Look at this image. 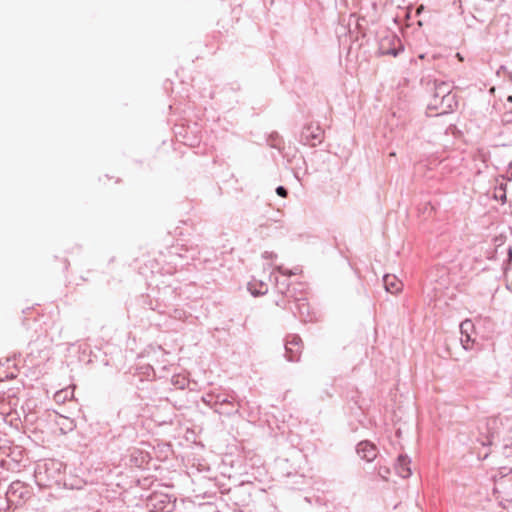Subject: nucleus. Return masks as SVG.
Instances as JSON below:
<instances>
[{"label": "nucleus", "mask_w": 512, "mask_h": 512, "mask_svg": "<svg viewBox=\"0 0 512 512\" xmlns=\"http://www.w3.org/2000/svg\"><path fill=\"white\" fill-rule=\"evenodd\" d=\"M301 139L306 145L316 146L322 142L323 131L318 125H308L302 131Z\"/></svg>", "instance_id": "nucleus-1"}, {"label": "nucleus", "mask_w": 512, "mask_h": 512, "mask_svg": "<svg viewBox=\"0 0 512 512\" xmlns=\"http://www.w3.org/2000/svg\"><path fill=\"white\" fill-rule=\"evenodd\" d=\"M357 453L362 459L370 462L377 457L378 451L374 444L368 441H362L357 446Z\"/></svg>", "instance_id": "nucleus-2"}, {"label": "nucleus", "mask_w": 512, "mask_h": 512, "mask_svg": "<svg viewBox=\"0 0 512 512\" xmlns=\"http://www.w3.org/2000/svg\"><path fill=\"white\" fill-rule=\"evenodd\" d=\"M302 341L299 337L293 336L286 344V353L290 361H297L300 357Z\"/></svg>", "instance_id": "nucleus-3"}, {"label": "nucleus", "mask_w": 512, "mask_h": 512, "mask_svg": "<svg viewBox=\"0 0 512 512\" xmlns=\"http://www.w3.org/2000/svg\"><path fill=\"white\" fill-rule=\"evenodd\" d=\"M17 372L16 365L12 360L6 359L5 361L0 362V381L15 378Z\"/></svg>", "instance_id": "nucleus-4"}, {"label": "nucleus", "mask_w": 512, "mask_h": 512, "mask_svg": "<svg viewBox=\"0 0 512 512\" xmlns=\"http://www.w3.org/2000/svg\"><path fill=\"white\" fill-rule=\"evenodd\" d=\"M384 287L391 294H398L403 290V283L395 275L387 274L383 278Z\"/></svg>", "instance_id": "nucleus-5"}, {"label": "nucleus", "mask_w": 512, "mask_h": 512, "mask_svg": "<svg viewBox=\"0 0 512 512\" xmlns=\"http://www.w3.org/2000/svg\"><path fill=\"white\" fill-rule=\"evenodd\" d=\"M396 471L402 478H407L411 475L410 460L403 455L397 459Z\"/></svg>", "instance_id": "nucleus-6"}, {"label": "nucleus", "mask_w": 512, "mask_h": 512, "mask_svg": "<svg viewBox=\"0 0 512 512\" xmlns=\"http://www.w3.org/2000/svg\"><path fill=\"white\" fill-rule=\"evenodd\" d=\"M500 424V420L497 417H490L486 420V425L488 428L493 430H497Z\"/></svg>", "instance_id": "nucleus-7"}, {"label": "nucleus", "mask_w": 512, "mask_h": 512, "mask_svg": "<svg viewBox=\"0 0 512 512\" xmlns=\"http://www.w3.org/2000/svg\"><path fill=\"white\" fill-rule=\"evenodd\" d=\"M276 192L279 196L281 197H286L287 196V190L282 187V186H279L277 189H276Z\"/></svg>", "instance_id": "nucleus-8"}, {"label": "nucleus", "mask_w": 512, "mask_h": 512, "mask_svg": "<svg viewBox=\"0 0 512 512\" xmlns=\"http://www.w3.org/2000/svg\"><path fill=\"white\" fill-rule=\"evenodd\" d=\"M461 331L464 332L466 331L468 328L472 327V323L470 321H464L461 323Z\"/></svg>", "instance_id": "nucleus-9"}, {"label": "nucleus", "mask_w": 512, "mask_h": 512, "mask_svg": "<svg viewBox=\"0 0 512 512\" xmlns=\"http://www.w3.org/2000/svg\"><path fill=\"white\" fill-rule=\"evenodd\" d=\"M461 342L463 344V347L465 349H470V345H469V342H470V336L469 335H466V339H461Z\"/></svg>", "instance_id": "nucleus-10"}, {"label": "nucleus", "mask_w": 512, "mask_h": 512, "mask_svg": "<svg viewBox=\"0 0 512 512\" xmlns=\"http://www.w3.org/2000/svg\"><path fill=\"white\" fill-rule=\"evenodd\" d=\"M390 473L389 469H385L383 470V472L380 470L379 471V474L384 478L386 479L387 478V475Z\"/></svg>", "instance_id": "nucleus-11"}, {"label": "nucleus", "mask_w": 512, "mask_h": 512, "mask_svg": "<svg viewBox=\"0 0 512 512\" xmlns=\"http://www.w3.org/2000/svg\"><path fill=\"white\" fill-rule=\"evenodd\" d=\"M507 174L509 175V178L512 179V163H510V165L508 167Z\"/></svg>", "instance_id": "nucleus-12"}, {"label": "nucleus", "mask_w": 512, "mask_h": 512, "mask_svg": "<svg viewBox=\"0 0 512 512\" xmlns=\"http://www.w3.org/2000/svg\"><path fill=\"white\" fill-rule=\"evenodd\" d=\"M424 9V6L423 5H420L418 8H417V14H420L422 12V10Z\"/></svg>", "instance_id": "nucleus-13"}, {"label": "nucleus", "mask_w": 512, "mask_h": 512, "mask_svg": "<svg viewBox=\"0 0 512 512\" xmlns=\"http://www.w3.org/2000/svg\"><path fill=\"white\" fill-rule=\"evenodd\" d=\"M383 53H386V54L391 53V54H393V56H396V54H397L395 50L384 51Z\"/></svg>", "instance_id": "nucleus-14"}, {"label": "nucleus", "mask_w": 512, "mask_h": 512, "mask_svg": "<svg viewBox=\"0 0 512 512\" xmlns=\"http://www.w3.org/2000/svg\"><path fill=\"white\" fill-rule=\"evenodd\" d=\"M456 57H457V58H458V60H459V61H461V62L464 60V59H463V57H462V55H461L460 53H457V54H456Z\"/></svg>", "instance_id": "nucleus-15"}, {"label": "nucleus", "mask_w": 512, "mask_h": 512, "mask_svg": "<svg viewBox=\"0 0 512 512\" xmlns=\"http://www.w3.org/2000/svg\"><path fill=\"white\" fill-rule=\"evenodd\" d=\"M419 58L424 59L425 58L424 54L419 55Z\"/></svg>", "instance_id": "nucleus-16"}]
</instances>
